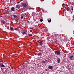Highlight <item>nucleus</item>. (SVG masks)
Masks as SVG:
<instances>
[{
    "label": "nucleus",
    "instance_id": "nucleus-1",
    "mask_svg": "<svg viewBox=\"0 0 74 74\" xmlns=\"http://www.w3.org/2000/svg\"><path fill=\"white\" fill-rule=\"evenodd\" d=\"M69 58L70 60H74V55H70L69 56Z\"/></svg>",
    "mask_w": 74,
    "mask_h": 74
},
{
    "label": "nucleus",
    "instance_id": "nucleus-2",
    "mask_svg": "<svg viewBox=\"0 0 74 74\" xmlns=\"http://www.w3.org/2000/svg\"><path fill=\"white\" fill-rule=\"evenodd\" d=\"M21 6H23V7H25V8H26L27 7V5H26L25 3H21Z\"/></svg>",
    "mask_w": 74,
    "mask_h": 74
},
{
    "label": "nucleus",
    "instance_id": "nucleus-3",
    "mask_svg": "<svg viewBox=\"0 0 74 74\" xmlns=\"http://www.w3.org/2000/svg\"><path fill=\"white\" fill-rule=\"evenodd\" d=\"M55 53L56 55H60V51H55Z\"/></svg>",
    "mask_w": 74,
    "mask_h": 74
},
{
    "label": "nucleus",
    "instance_id": "nucleus-4",
    "mask_svg": "<svg viewBox=\"0 0 74 74\" xmlns=\"http://www.w3.org/2000/svg\"><path fill=\"white\" fill-rule=\"evenodd\" d=\"M0 67H3V68L5 67V66H4V65L1 62H0Z\"/></svg>",
    "mask_w": 74,
    "mask_h": 74
},
{
    "label": "nucleus",
    "instance_id": "nucleus-5",
    "mask_svg": "<svg viewBox=\"0 0 74 74\" xmlns=\"http://www.w3.org/2000/svg\"><path fill=\"white\" fill-rule=\"evenodd\" d=\"M1 22L4 25H7V23L4 20H1Z\"/></svg>",
    "mask_w": 74,
    "mask_h": 74
},
{
    "label": "nucleus",
    "instance_id": "nucleus-6",
    "mask_svg": "<svg viewBox=\"0 0 74 74\" xmlns=\"http://www.w3.org/2000/svg\"><path fill=\"white\" fill-rule=\"evenodd\" d=\"M21 33H22V34H23L24 36V35H25V34H26V35H27V32L26 31L23 32H21Z\"/></svg>",
    "mask_w": 74,
    "mask_h": 74
},
{
    "label": "nucleus",
    "instance_id": "nucleus-7",
    "mask_svg": "<svg viewBox=\"0 0 74 74\" xmlns=\"http://www.w3.org/2000/svg\"><path fill=\"white\" fill-rule=\"evenodd\" d=\"M57 62L58 63H59L60 62V58H58L57 59Z\"/></svg>",
    "mask_w": 74,
    "mask_h": 74
},
{
    "label": "nucleus",
    "instance_id": "nucleus-8",
    "mask_svg": "<svg viewBox=\"0 0 74 74\" xmlns=\"http://www.w3.org/2000/svg\"><path fill=\"white\" fill-rule=\"evenodd\" d=\"M43 46L44 47V48H48V47H47V45H43Z\"/></svg>",
    "mask_w": 74,
    "mask_h": 74
},
{
    "label": "nucleus",
    "instance_id": "nucleus-9",
    "mask_svg": "<svg viewBox=\"0 0 74 74\" xmlns=\"http://www.w3.org/2000/svg\"><path fill=\"white\" fill-rule=\"evenodd\" d=\"M11 10L12 11H14L15 10V8L14 7H12L11 8Z\"/></svg>",
    "mask_w": 74,
    "mask_h": 74
},
{
    "label": "nucleus",
    "instance_id": "nucleus-10",
    "mask_svg": "<svg viewBox=\"0 0 74 74\" xmlns=\"http://www.w3.org/2000/svg\"><path fill=\"white\" fill-rule=\"evenodd\" d=\"M52 68H53V66H49L48 67V69L50 70L52 69Z\"/></svg>",
    "mask_w": 74,
    "mask_h": 74
},
{
    "label": "nucleus",
    "instance_id": "nucleus-11",
    "mask_svg": "<svg viewBox=\"0 0 74 74\" xmlns=\"http://www.w3.org/2000/svg\"><path fill=\"white\" fill-rule=\"evenodd\" d=\"M16 8H18V9H19V8H20V6H19V5H16Z\"/></svg>",
    "mask_w": 74,
    "mask_h": 74
},
{
    "label": "nucleus",
    "instance_id": "nucleus-12",
    "mask_svg": "<svg viewBox=\"0 0 74 74\" xmlns=\"http://www.w3.org/2000/svg\"><path fill=\"white\" fill-rule=\"evenodd\" d=\"M40 44V45H41L42 46L43 45V43L42 42V41H40V42H39Z\"/></svg>",
    "mask_w": 74,
    "mask_h": 74
},
{
    "label": "nucleus",
    "instance_id": "nucleus-13",
    "mask_svg": "<svg viewBox=\"0 0 74 74\" xmlns=\"http://www.w3.org/2000/svg\"><path fill=\"white\" fill-rule=\"evenodd\" d=\"M12 16L14 18H17V16L15 14L12 15Z\"/></svg>",
    "mask_w": 74,
    "mask_h": 74
},
{
    "label": "nucleus",
    "instance_id": "nucleus-14",
    "mask_svg": "<svg viewBox=\"0 0 74 74\" xmlns=\"http://www.w3.org/2000/svg\"><path fill=\"white\" fill-rule=\"evenodd\" d=\"M10 30H11V31H12V30H14V28H13V27H10Z\"/></svg>",
    "mask_w": 74,
    "mask_h": 74
},
{
    "label": "nucleus",
    "instance_id": "nucleus-15",
    "mask_svg": "<svg viewBox=\"0 0 74 74\" xmlns=\"http://www.w3.org/2000/svg\"><path fill=\"white\" fill-rule=\"evenodd\" d=\"M41 52H39V53L38 54V56H41Z\"/></svg>",
    "mask_w": 74,
    "mask_h": 74
},
{
    "label": "nucleus",
    "instance_id": "nucleus-16",
    "mask_svg": "<svg viewBox=\"0 0 74 74\" xmlns=\"http://www.w3.org/2000/svg\"><path fill=\"white\" fill-rule=\"evenodd\" d=\"M28 36H29V37H31L32 36V35L31 34H28Z\"/></svg>",
    "mask_w": 74,
    "mask_h": 74
},
{
    "label": "nucleus",
    "instance_id": "nucleus-17",
    "mask_svg": "<svg viewBox=\"0 0 74 74\" xmlns=\"http://www.w3.org/2000/svg\"><path fill=\"white\" fill-rule=\"evenodd\" d=\"M51 19H50V20L49 19L48 20V22L49 23H50V22H51Z\"/></svg>",
    "mask_w": 74,
    "mask_h": 74
},
{
    "label": "nucleus",
    "instance_id": "nucleus-18",
    "mask_svg": "<svg viewBox=\"0 0 74 74\" xmlns=\"http://www.w3.org/2000/svg\"><path fill=\"white\" fill-rule=\"evenodd\" d=\"M14 30H18V29L16 27L14 28Z\"/></svg>",
    "mask_w": 74,
    "mask_h": 74
},
{
    "label": "nucleus",
    "instance_id": "nucleus-19",
    "mask_svg": "<svg viewBox=\"0 0 74 74\" xmlns=\"http://www.w3.org/2000/svg\"><path fill=\"white\" fill-rule=\"evenodd\" d=\"M7 11L8 12H10V10L9 9H7Z\"/></svg>",
    "mask_w": 74,
    "mask_h": 74
},
{
    "label": "nucleus",
    "instance_id": "nucleus-20",
    "mask_svg": "<svg viewBox=\"0 0 74 74\" xmlns=\"http://www.w3.org/2000/svg\"><path fill=\"white\" fill-rule=\"evenodd\" d=\"M21 68H22V69H24V66H22L21 67Z\"/></svg>",
    "mask_w": 74,
    "mask_h": 74
},
{
    "label": "nucleus",
    "instance_id": "nucleus-21",
    "mask_svg": "<svg viewBox=\"0 0 74 74\" xmlns=\"http://www.w3.org/2000/svg\"><path fill=\"white\" fill-rule=\"evenodd\" d=\"M40 22H42V21H43V20H42V19H41L40 20Z\"/></svg>",
    "mask_w": 74,
    "mask_h": 74
},
{
    "label": "nucleus",
    "instance_id": "nucleus-22",
    "mask_svg": "<svg viewBox=\"0 0 74 74\" xmlns=\"http://www.w3.org/2000/svg\"><path fill=\"white\" fill-rule=\"evenodd\" d=\"M21 19H23V16H22L21 18Z\"/></svg>",
    "mask_w": 74,
    "mask_h": 74
},
{
    "label": "nucleus",
    "instance_id": "nucleus-23",
    "mask_svg": "<svg viewBox=\"0 0 74 74\" xmlns=\"http://www.w3.org/2000/svg\"><path fill=\"white\" fill-rule=\"evenodd\" d=\"M71 10H73V6H71Z\"/></svg>",
    "mask_w": 74,
    "mask_h": 74
},
{
    "label": "nucleus",
    "instance_id": "nucleus-24",
    "mask_svg": "<svg viewBox=\"0 0 74 74\" xmlns=\"http://www.w3.org/2000/svg\"><path fill=\"white\" fill-rule=\"evenodd\" d=\"M43 63H46L45 61H43Z\"/></svg>",
    "mask_w": 74,
    "mask_h": 74
},
{
    "label": "nucleus",
    "instance_id": "nucleus-25",
    "mask_svg": "<svg viewBox=\"0 0 74 74\" xmlns=\"http://www.w3.org/2000/svg\"><path fill=\"white\" fill-rule=\"evenodd\" d=\"M27 23H29V21H27Z\"/></svg>",
    "mask_w": 74,
    "mask_h": 74
},
{
    "label": "nucleus",
    "instance_id": "nucleus-26",
    "mask_svg": "<svg viewBox=\"0 0 74 74\" xmlns=\"http://www.w3.org/2000/svg\"><path fill=\"white\" fill-rule=\"evenodd\" d=\"M73 20H74V16H73Z\"/></svg>",
    "mask_w": 74,
    "mask_h": 74
},
{
    "label": "nucleus",
    "instance_id": "nucleus-27",
    "mask_svg": "<svg viewBox=\"0 0 74 74\" xmlns=\"http://www.w3.org/2000/svg\"><path fill=\"white\" fill-rule=\"evenodd\" d=\"M44 38V37H42V38Z\"/></svg>",
    "mask_w": 74,
    "mask_h": 74
},
{
    "label": "nucleus",
    "instance_id": "nucleus-28",
    "mask_svg": "<svg viewBox=\"0 0 74 74\" xmlns=\"http://www.w3.org/2000/svg\"><path fill=\"white\" fill-rule=\"evenodd\" d=\"M21 1H23V0H20Z\"/></svg>",
    "mask_w": 74,
    "mask_h": 74
},
{
    "label": "nucleus",
    "instance_id": "nucleus-29",
    "mask_svg": "<svg viewBox=\"0 0 74 74\" xmlns=\"http://www.w3.org/2000/svg\"><path fill=\"white\" fill-rule=\"evenodd\" d=\"M46 61H47V60H46Z\"/></svg>",
    "mask_w": 74,
    "mask_h": 74
}]
</instances>
